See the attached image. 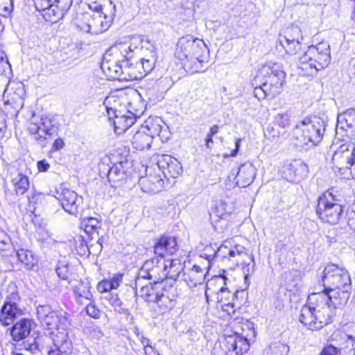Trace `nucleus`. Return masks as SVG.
<instances>
[{"label":"nucleus","mask_w":355,"mask_h":355,"mask_svg":"<svg viewBox=\"0 0 355 355\" xmlns=\"http://www.w3.org/2000/svg\"><path fill=\"white\" fill-rule=\"evenodd\" d=\"M167 269L165 270L166 279L176 280L182 270L183 268L179 259L165 260Z\"/></svg>","instance_id":"35"},{"label":"nucleus","mask_w":355,"mask_h":355,"mask_svg":"<svg viewBox=\"0 0 355 355\" xmlns=\"http://www.w3.org/2000/svg\"><path fill=\"white\" fill-rule=\"evenodd\" d=\"M82 224L87 233L92 234L101 227V222L96 218L90 217L84 219Z\"/></svg>","instance_id":"45"},{"label":"nucleus","mask_w":355,"mask_h":355,"mask_svg":"<svg viewBox=\"0 0 355 355\" xmlns=\"http://www.w3.org/2000/svg\"><path fill=\"white\" fill-rule=\"evenodd\" d=\"M149 266L150 279L153 281V284L157 285L166 279L165 270L167 269V265L165 263V259L162 257H155L147 260Z\"/></svg>","instance_id":"25"},{"label":"nucleus","mask_w":355,"mask_h":355,"mask_svg":"<svg viewBox=\"0 0 355 355\" xmlns=\"http://www.w3.org/2000/svg\"><path fill=\"white\" fill-rule=\"evenodd\" d=\"M35 8L39 11L48 9L55 17V21L62 19L71 8L72 0H33Z\"/></svg>","instance_id":"13"},{"label":"nucleus","mask_w":355,"mask_h":355,"mask_svg":"<svg viewBox=\"0 0 355 355\" xmlns=\"http://www.w3.org/2000/svg\"><path fill=\"white\" fill-rule=\"evenodd\" d=\"M160 130L161 126L159 124H147L134 134L131 141L133 147L138 150L149 149L155 136L159 135Z\"/></svg>","instance_id":"12"},{"label":"nucleus","mask_w":355,"mask_h":355,"mask_svg":"<svg viewBox=\"0 0 355 355\" xmlns=\"http://www.w3.org/2000/svg\"><path fill=\"white\" fill-rule=\"evenodd\" d=\"M209 50L203 40L188 35L178 41L175 57L187 72H203L208 62Z\"/></svg>","instance_id":"1"},{"label":"nucleus","mask_w":355,"mask_h":355,"mask_svg":"<svg viewBox=\"0 0 355 355\" xmlns=\"http://www.w3.org/2000/svg\"><path fill=\"white\" fill-rule=\"evenodd\" d=\"M56 273L58 277L62 279H68L70 272L68 265L64 262L59 261L56 267Z\"/></svg>","instance_id":"50"},{"label":"nucleus","mask_w":355,"mask_h":355,"mask_svg":"<svg viewBox=\"0 0 355 355\" xmlns=\"http://www.w3.org/2000/svg\"><path fill=\"white\" fill-rule=\"evenodd\" d=\"M159 171H162L165 178H176L181 174V164L169 155H162L157 160Z\"/></svg>","instance_id":"20"},{"label":"nucleus","mask_w":355,"mask_h":355,"mask_svg":"<svg viewBox=\"0 0 355 355\" xmlns=\"http://www.w3.org/2000/svg\"><path fill=\"white\" fill-rule=\"evenodd\" d=\"M20 297L13 292L7 296L0 310V323L4 327L12 324L23 314V310L19 306Z\"/></svg>","instance_id":"11"},{"label":"nucleus","mask_w":355,"mask_h":355,"mask_svg":"<svg viewBox=\"0 0 355 355\" xmlns=\"http://www.w3.org/2000/svg\"><path fill=\"white\" fill-rule=\"evenodd\" d=\"M293 168H295V176L302 178L307 175L309 173L308 166L303 162H300L296 164V166L291 165Z\"/></svg>","instance_id":"52"},{"label":"nucleus","mask_w":355,"mask_h":355,"mask_svg":"<svg viewBox=\"0 0 355 355\" xmlns=\"http://www.w3.org/2000/svg\"><path fill=\"white\" fill-rule=\"evenodd\" d=\"M13 0H0V15L8 17L13 10Z\"/></svg>","instance_id":"48"},{"label":"nucleus","mask_w":355,"mask_h":355,"mask_svg":"<svg viewBox=\"0 0 355 355\" xmlns=\"http://www.w3.org/2000/svg\"><path fill=\"white\" fill-rule=\"evenodd\" d=\"M275 122L283 128L290 125L291 116L287 112H279L275 116Z\"/></svg>","instance_id":"49"},{"label":"nucleus","mask_w":355,"mask_h":355,"mask_svg":"<svg viewBox=\"0 0 355 355\" xmlns=\"http://www.w3.org/2000/svg\"><path fill=\"white\" fill-rule=\"evenodd\" d=\"M300 63L307 64L315 71L326 68L331 62V49L327 42H321L315 46H309L300 58Z\"/></svg>","instance_id":"6"},{"label":"nucleus","mask_w":355,"mask_h":355,"mask_svg":"<svg viewBox=\"0 0 355 355\" xmlns=\"http://www.w3.org/2000/svg\"><path fill=\"white\" fill-rule=\"evenodd\" d=\"M340 349L333 345H327L324 346L319 355H339Z\"/></svg>","instance_id":"57"},{"label":"nucleus","mask_w":355,"mask_h":355,"mask_svg":"<svg viewBox=\"0 0 355 355\" xmlns=\"http://www.w3.org/2000/svg\"><path fill=\"white\" fill-rule=\"evenodd\" d=\"M269 350L271 352V355H287L289 348L285 344L275 343L270 345Z\"/></svg>","instance_id":"47"},{"label":"nucleus","mask_w":355,"mask_h":355,"mask_svg":"<svg viewBox=\"0 0 355 355\" xmlns=\"http://www.w3.org/2000/svg\"><path fill=\"white\" fill-rule=\"evenodd\" d=\"M104 297L108 300L109 304L112 305L116 311L120 313L128 314V310L122 307V302L118 295L107 293V295H105Z\"/></svg>","instance_id":"43"},{"label":"nucleus","mask_w":355,"mask_h":355,"mask_svg":"<svg viewBox=\"0 0 355 355\" xmlns=\"http://www.w3.org/2000/svg\"><path fill=\"white\" fill-rule=\"evenodd\" d=\"M156 55H145V57L141 58L140 61L138 62V64L140 65L141 68V73L144 76H146L147 73H150L153 68L155 67V64L156 62Z\"/></svg>","instance_id":"38"},{"label":"nucleus","mask_w":355,"mask_h":355,"mask_svg":"<svg viewBox=\"0 0 355 355\" xmlns=\"http://www.w3.org/2000/svg\"><path fill=\"white\" fill-rule=\"evenodd\" d=\"M34 325L33 320L26 318H21L12 324V327L10 329V334L12 340L19 342L26 338Z\"/></svg>","instance_id":"24"},{"label":"nucleus","mask_w":355,"mask_h":355,"mask_svg":"<svg viewBox=\"0 0 355 355\" xmlns=\"http://www.w3.org/2000/svg\"><path fill=\"white\" fill-rule=\"evenodd\" d=\"M231 251L233 253H230L229 257H236V256L246 254L245 248L241 245L235 244L234 241L232 243Z\"/></svg>","instance_id":"55"},{"label":"nucleus","mask_w":355,"mask_h":355,"mask_svg":"<svg viewBox=\"0 0 355 355\" xmlns=\"http://www.w3.org/2000/svg\"><path fill=\"white\" fill-rule=\"evenodd\" d=\"M13 190L17 196L24 195L28 189L30 182L28 177L19 168L12 167L9 173Z\"/></svg>","instance_id":"23"},{"label":"nucleus","mask_w":355,"mask_h":355,"mask_svg":"<svg viewBox=\"0 0 355 355\" xmlns=\"http://www.w3.org/2000/svg\"><path fill=\"white\" fill-rule=\"evenodd\" d=\"M58 199L64 211L72 215H76L78 213L79 208L83 203V197L69 189H62Z\"/></svg>","instance_id":"17"},{"label":"nucleus","mask_w":355,"mask_h":355,"mask_svg":"<svg viewBox=\"0 0 355 355\" xmlns=\"http://www.w3.org/2000/svg\"><path fill=\"white\" fill-rule=\"evenodd\" d=\"M313 305H304L300 310L299 320L304 326L312 331L319 330L318 324H317V319Z\"/></svg>","instance_id":"30"},{"label":"nucleus","mask_w":355,"mask_h":355,"mask_svg":"<svg viewBox=\"0 0 355 355\" xmlns=\"http://www.w3.org/2000/svg\"><path fill=\"white\" fill-rule=\"evenodd\" d=\"M72 331H59L52 338L54 347H51L48 355H69L73 352Z\"/></svg>","instance_id":"15"},{"label":"nucleus","mask_w":355,"mask_h":355,"mask_svg":"<svg viewBox=\"0 0 355 355\" xmlns=\"http://www.w3.org/2000/svg\"><path fill=\"white\" fill-rule=\"evenodd\" d=\"M137 49L133 43L120 42L111 46L105 53V59L110 58L119 61L123 64V60H130L133 52Z\"/></svg>","instance_id":"18"},{"label":"nucleus","mask_w":355,"mask_h":355,"mask_svg":"<svg viewBox=\"0 0 355 355\" xmlns=\"http://www.w3.org/2000/svg\"><path fill=\"white\" fill-rule=\"evenodd\" d=\"M343 207L331 192L327 191L318 197L315 212L322 221L337 224L343 216Z\"/></svg>","instance_id":"4"},{"label":"nucleus","mask_w":355,"mask_h":355,"mask_svg":"<svg viewBox=\"0 0 355 355\" xmlns=\"http://www.w3.org/2000/svg\"><path fill=\"white\" fill-rule=\"evenodd\" d=\"M173 83L168 77H162L157 80H146L140 87L141 94L150 101H161L164 94L172 87Z\"/></svg>","instance_id":"10"},{"label":"nucleus","mask_w":355,"mask_h":355,"mask_svg":"<svg viewBox=\"0 0 355 355\" xmlns=\"http://www.w3.org/2000/svg\"><path fill=\"white\" fill-rule=\"evenodd\" d=\"M239 291H230L226 286H222L216 293L217 301L220 304H229L230 301H234Z\"/></svg>","instance_id":"37"},{"label":"nucleus","mask_w":355,"mask_h":355,"mask_svg":"<svg viewBox=\"0 0 355 355\" xmlns=\"http://www.w3.org/2000/svg\"><path fill=\"white\" fill-rule=\"evenodd\" d=\"M77 27L82 31H85L89 33V21L84 18V14L82 15V19L78 20L76 24Z\"/></svg>","instance_id":"62"},{"label":"nucleus","mask_w":355,"mask_h":355,"mask_svg":"<svg viewBox=\"0 0 355 355\" xmlns=\"http://www.w3.org/2000/svg\"><path fill=\"white\" fill-rule=\"evenodd\" d=\"M86 312L88 315H89L92 318H99L101 315V313L99 309L96 306V305L92 302H90L87 306H86Z\"/></svg>","instance_id":"56"},{"label":"nucleus","mask_w":355,"mask_h":355,"mask_svg":"<svg viewBox=\"0 0 355 355\" xmlns=\"http://www.w3.org/2000/svg\"><path fill=\"white\" fill-rule=\"evenodd\" d=\"M324 289H352L351 278L348 271L336 264L327 265L322 277Z\"/></svg>","instance_id":"8"},{"label":"nucleus","mask_w":355,"mask_h":355,"mask_svg":"<svg viewBox=\"0 0 355 355\" xmlns=\"http://www.w3.org/2000/svg\"><path fill=\"white\" fill-rule=\"evenodd\" d=\"M223 349L227 355H243L250 348V344L245 337L234 334L225 337Z\"/></svg>","instance_id":"14"},{"label":"nucleus","mask_w":355,"mask_h":355,"mask_svg":"<svg viewBox=\"0 0 355 355\" xmlns=\"http://www.w3.org/2000/svg\"><path fill=\"white\" fill-rule=\"evenodd\" d=\"M255 178V168L252 164L241 165L236 175V183L239 187H246L250 185Z\"/></svg>","instance_id":"27"},{"label":"nucleus","mask_w":355,"mask_h":355,"mask_svg":"<svg viewBox=\"0 0 355 355\" xmlns=\"http://www.w3.org/2000/svg\"><path fill=\"white\" fill-rule=\"evenodd\" d=\"M81 286L83 287V289L81 293H80V296L78 297V298L80 299L82 297H84L89 300H91V298L92 297V295L89 291V287L88 284L81 282Z\"/></svg>","instance_id":"63"},{"label":"nucleus","mask_w":355,"mask_h":355,"mask_svg":"<svg viewBox=\"0 0 355 355\" xmlns=\"http://www.w3.org/2000/svg\"><path fill=\"white\" fill-rule=\"evenodd\" d=\"M327 125L326 121L319 116L304 118L293 130V138L298 141L296 145L301 147L318 145L323 139Z\"/></svg>","instance_id":"2"},{"label":"nucleus","mask_w":355,"mask_h":355,"mask_svg":"<svg viewBox=\"0 0 355 355\" xmlns=\"http://www.w3.org/2000/svg\"><path fill=\"white\" fill-rule=\"evenodd\" d=\"M122 274L119 273L114 275L110 279H109L111 284V287H112L113 289H116L119 286L121 282H122Z\"/></svg>","instance_id":"61"},{"label":"nucleus","mask_w":355,"mask_h":355,"mask_svg":"<svg viewBox=\"0 0 355 355\" xmlns=\"http://www.w3.org/2000/svg\"><path fill=\"white\" fill-rule=\"evenodd\" d=\"M7 116L5 113L0 112V139H2L7 132Z\"/></svg>","instance_id":"58"},{"label":"nucleus","mask_w":355,"mask_h":355,"mask_svg":"<svg viewBox=\"0 0 355 355\" xmlns=\"http://www.w3.org/2000/svg\"><path fill=\"white\" fill-rule=\"evenodd\" d=\"M149 265H148L147 261H145L141 268L139 270L138 272L137 279H136V286H138L140 284V282L143 279H150V272H149Z\"/></svg>","instance_id":"53"},{"label":"nucleus","mask_w":355,"mask_h":355,"mask_svg":"<svg viewBox=\"0 0 355 355\" xmlns=\"http://www.w3.org/2000/svg\"><path fill=\"white\" fill-rule=\"evenodd\" d=\"M18 260L24 265L26 270H32L36 266L37 259L35 254L28 250L19 249L17 251Z\"/></svg>","instance_id":"34"},{"label":"nucleus","mask_w":355,"mask_h":355,"mask_svg":"<svg viewBox=\"0 0 355 355\" xmlns=\"http://www.w3.org/2000/svg\"><path fill=\"white\" fill-rule=\"evenodd\" d=\"M110 282L108 279L100 282L97 285V290L101 293H105L106 295L110 293L109 291L112 290Z\"/></svg>","instance_id":"59"},{"label":"nucleus","mask_w":355,"mask_h":355,"mask_svg":"<svg viewBox=\"0 0 355 355\" xmlns=\"http://www.w3.org/2000/svg\"><path fill=\"white\" fill-rule=\"evenodd\" d=\"M108 115H111V112L114 115V132L117 135H121L128 130L136 121V114L132 112L127 111L125 114H121V112L117 110L116 107L107 106Z\"/></svg>","instance_id":"16"},{"label":"nucleus","mask_w":355,"mask_h":355,"mask_svg":"<svg viewBox=\"0 0 355 355\" xmlns=\"http://www.w3.org/2000/svg\"><path fill=\"white\" fill-rule=\"evenodd\" d=\"M332 160L340 168H350L352 166H354L355 146L349 149L347 145H341L334 153Z\"/></svg>","instance_id":"21"},{"label":"nucleus","mask_w":355,"mask_h":355,"mask_svg":"<svg viewBox=\"0 0 355 355\" xmlns=\"http://www.w3.org/2000/svg\"><path fill=\"white\" fill-rule=\"evenodd\" d=\"M131 43H133V46H136L137 44H140L141 50L144 53L145 52L148 53V55L155 54V47L154 44L150 41L144 39H141L139 37H132L131 39Z\"/></svg>","instance_id":"42"},{"label":"nucleus","mask_w":355,"mask_h":355,"mask_svg":"<svg viewBox=\"0 0 355 355\" xmlns=\"http://www.w3.org/2000/svg\"><path fill=\"white\" fill-rule=\"evenodd\" d=\"M327 300V297L318 292H313L309 296L310 304L314 306L319 330L332 322L334 309Z\"/></svg>","instance_id":"9"},{"label":"nucleus","mask_w":355,"mask_h":355,"mask_svg":"<svg viewBox=\"0 0 355 355\" xmlns=\"http://www.w3.org/2000/svg\"><path fill=\"white\" fill-rule=\"evenodd\" d=\"M347 216L348 225L355 231V210L348 211Z\"/></svg>","instance_id":"64"},{"label":"nucleus","mask_w":355,"mask_h":355,"mask_svg":"<svg viewBox=\"0 0 355 355\" xmlns=\"http://www.w3.org/2000/svg\"><path fill=\"white\" fill-rule=\"evenodd\" d=\"M130 60H123V71L121 80L132 81L144 78L141 73V68L138 62H130Z\"/></svg>","instance_id":"31"},{"label":"nucleus","mask_w":355,"mask_h":355,"mask_svg":"<svg viewBox=\"0 0 355 355\" xmlns=\"http://www.w3.org/2000/svg\"><path fill=\"white\" fill-rule=\"evenodd\" d=\"M292 38L293 40L298 41L303 40L302 31L299 27L293 26L288 28L284 32V35H280L279 40H282V41H292Z\"/></svg>","instance_id":"41"},{"label":"nucleus","mask_w":355,"mask_h":355,"mask_svg":"<svg viewBox=\"0 0 355 355\" xmlns=\"http://www.w3.org/2000/svg\"><path fill=\"white\" fill-rule=\"evenodd\" d=\"M252 85L254 88V96L259 100L264 99L265 98L272 99L276 97L275 95L269 94L268 92L266 89V85L263 83H260L259 81L256 80V76L252 80Z\"/></svg>","instance_id":"40"},{"label":"nucleus","mask_w":355,"mask_h":355,"mask_svg":"<svg viewBox=\"0 0 355 355\" xmlns=\"http://www.w3.org/2000/svg\"><path fill=\"white\" fill-rule=\"evenodd\" d=\"M229 214L230 212L226 209V204L220 202L212 209L209 215L212 220L218 222L220 219H226L229 216Z\"/></svg>","instance_id":"39"},{"label":"nucleus","mask_w":355,"mask_h":355,"mask_svg":"<svg viewBox=\"0 0 355 355\" xmlns=\"http://www.w3.org/2000/svg\"><path fill=\"white\" fill-rule=\"evenodd\" d=\"M177 249V242L174 237L162 236L155 245V253L162 258L165 252L173 254Z\"/></svg>","instance_id":"29"},{"label":"nucleus","mask_w":355,"mask_h":355,"mask_svg":"<svg viewBox=\"0 0 355 355\" xmlns=\"http://www.w3.org/2000/svg\"><path fill=\"white\" fill-rule=\"evenodd\" d=\"M286 73L281 64L268 62L262 65L256 75V80L266 85L269 94L278 96L282 91Z\"/></svg>","instance_id":"3"},{"label":"nucleus","mask_w":355,"mask_h":355,"mask_svg":"<svg viewBox=\"0 0 355 355\" xmlns=\"http://www.w3.org/2000/svg\"><path fill=\"white\" fill-rule=\"evenodd\" d=\"M232 243H233L232 240L225 241L224 243L218 248V250L214 251L212 255L204 253L205 257L209 262L210 260L213 259L214 257H220L222 258L229 257L230 253H233L232 251H231Z\"/></svg>","instance_id":"36"},{"label":"nucleus","mask_w":355,"mask_h":355,"mask_svg":"<svg viewBox=\"0 0 355 355\" xmlns=\"http://www.w3.org/2000/svg\"><path fill=\"white\" fill-rule=\"evenodd\" d=\"M218 130L219 126L218 125H214L210 128L205 138V146L207 148H211V144L214 143L212 138L218 132Z\"/></svg>","instance_id":"54"},{"label":"nucleus","mask_w":355,"mask_h":355,"mask_svg":"<svg viewBox=\"0 0 355 355\" xmlns=\"http://www.w3.org/2000/svg\"><path fill=\"white\" fill-rule=\"evenodd\" d=\"M141 296L148 302H155L159 306H163L165 301L168 300V297H166L163 293L156 292L150 284V286H145L141 288Z\"/></svg>","instance_id":"33"},{"label":"nucleus","mask_w":355,"mask_h":355,"mask_svg":"<svg viewBox=\"0 0 355 355\" xmlns=\"http://www.w3.org/2000/svg\"><path fill=\"white\" fill-rule=\"evenodd\" d=\"M189 276L191 277V283L196 285L201 283L204 279L205 275L200 266L194 265L190 270Z\"/></svg>","instance_id":"46"},{"label":"nucleus","mask_w":355,"mask_h":355,"mask_svg":"<svg viewBox=\"0 0 355 355\" xmlns=\"http://www.w3.org/2000/svg\"><path fill=\"white\" fill-rule=\"evenodd\" d=\"M33 139L41 146H45L46 140L57 134L58 125L53 116H42L40 119L33 116L28 128Z\"/></svg>","instance_id":"5"},{"label":"nucleus","mask_w":355,"mask_h":355,"mask_svg":"<svg viewBox=\"0 0 355 355\" xmlns=\"http://www.w3.org/2000/svg\"><path fill=\"white\" fill-rule=\"evenodd\" d=\"M84 18L89 21V33L92 35H98L107 30L110 26L112 17H110L109 20H107V17L105 15L103 17L105 19V25L104 28H102V16L99 14L92 16L89 13H85L84 14Z\"/></svg>","instance_id":"28"},{"label":"nucleus","mask_w":355,"mask_h":355,"mask_svg":"<svg viewBox=\"0 0 355 355\" xmlns=\"http://www.w3.org/2000/svg\"><path fill=\"white\" fill-rule=\"evenodd\" d=\"M352 289L347 288H332L324 289L318 291L320 295H324L327 297V303L333 307V309H343L347 304Z\"/></svg>","instance_id":"19"},{"label":"nucleus","mask_w":355,"mask_h":355,"mask_svg":"<svg viewBox=\"0 0 355 355\" xmlns=\"http://www.w3.org/2000/svg\"><path fill=\"white\" fill-rule=\"evenodd\" d=\"M352 329L354 331V334L346 333L347 340L346 341L347 347H349V354L355 355V324L351 325Z\"/></svg>","instance_id":"51"},{"label":"nucleus","mask_w":355,"mask_h":355,"mask_svg":"<svg viewBox=\"0 0 355 355\" xmlns=\"http://www.w3.org/2000/svg\"><path fill=\"white\" fill-rule=\"evenodd\" d=\"M107 179L112 187H119L127 181V175L121 164L113 165L107 173Z\"/></svg>","instance_id":"32"},{"label":"nucleus","mask_w":355,"mask_h":355,"mask_svg":"<svg viewBox=\"0 0 355 355\" xmlns=\"http://www.w3.org/2000/svg\"><path fill=\"white\" fill-rule=\"evenodd\" d=\"M24 348L30 351L33 354H36L40 351L39 344L36 341L35 338H33L32 342H30L29 340L27 342H26L24 344Z\"/></svg>","instance_id":"60"},{"label":"nucleus","mask_w":355,"mask_h":355,"mask_svg":"<svg viewBox=\"0 0 355 355\" xmlns=\"http://www.w3.org/2000/svg\"><path fill=\"white\" fill-rule=\"evenodd\" d=\"M292 40H293L292 38ZM279 44L282 46L286 52L288 54H295L301 49V41L292 40V41H282L279 40Z\"/></svg>","instance_id":"44"},{"label":"nucleus","mask_w":355,"mask_h":355,"mask_svg":"<svg viewBox=\"0 0 355 355\" xmlns=\"http://www.w3.org/2000/svg\"><path fill=\"white\" fill-rule=\"evenodd\" d=\"M65 313L52 310L49 306H41L37 309V315L42 326L50 331L53 337L59 331H71L67 329L69 321Z\"/></svg>","instance_id":"7"},{"label":"nucleus","mask_w":355,"mask_h":355,"mask_svg":"<svg viewBox=\"0 0 355 355\" xmlns=\"http://www.w3.org/2000/svg\"><path fill=\"white\" fill-rule=\"evenodd\" d=\"M139 185L144 192L155 194L164 189V181L159 173H151L142 176L139 180Z\"/></svg>","instance_id":"22"},{"label":"nucleus","mask_w":355,"mask_h":355,"mask_svg":"<svg viewBox=\"0 0 355 355\" xmlns=\"http://www.w3.org/2000/svg\"><path fill=\"white\" fill-rule=\"evenodd\" d=\"M124 64L110 58L105 59L103 56L101 69L104 73L110 79L121 80Z\"/></svg>","instance_id":"26"}]
</instances>
